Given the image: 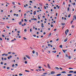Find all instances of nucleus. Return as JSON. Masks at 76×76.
I'll list each match as a JSON object with an SVG mask.
<instances>
[{
	"label": "nucleus",
	"mask_w": 76,
	"mask_h": 76,
	"mask_svg": "<svg viewBox=\"0 0 76 76\" xmlns=\"http://www.w3.org/2000/svg\"><path fill=\"white\" fill-rule=\"evenodd\" d=\"M69 30L68 29H67L66 31H65V34L66 35H67V33H68L69 32Z\"/></svg>",
	"instance_id": "nucleus-1"
},
{
	"label": "nucleus",
	"mask_w": 76,
	"mask_h": 76,
	"mask_svg": "<svg viewBox=\"0 0 76 76\" xmlns=\"http://www.w3.org/2000/svg\"><path fill=\"white\" fill-rule=\"evenodd\" d=\"M76 15H74L73 17V20H76Z\"/></svg>",
	"instance_id": "nucleus-2"
},
{
	"label": "nucleus",
	"mask_w": 76,
	"mask_h": 76,
	"mask_svg": "<svg viewBox=\"0 0 76 76\" xmlns=\"http://www.w3.org/2000/svg\"><path fill=\"white\" fill-rule=\"evenodd\" d=\"M26 56L27 57V58H28V59H30V58H31V57H29V56L28 55H26Z\"/></svg>",
	"instance_id": "nucleus-3"
},
{
	"label": "nucleus",
	"mask_w": 76,
	"mask_h": 76,
	"mask_svg": "<svg viewBox=\"0 0 76 76\" xmlns=\"http://www.w3.org/2000/svg\"><path fill=\"white\" fill-rule=\"evenodd\" d=\"M2 56H7L8 55L7 54H6V53H3L2 54Z\"/></svg>",
	"instance_id": "nucleus-4"
},
{
	"label": "nucleus",
	"mask_w": 76,
	"mask_h": 76,
	"mask_svg": "<svg viewBox=\"0 0 76 76\" xmlns=\"http://www.w3.org/2000/svg\"><path fill=\"white\" fill-rule=\"evenodd\" d=\"M12 57V56L11 55H10L9 57H7L8 59H10V58H11Z\"/></svg>",
	"instance_id": "nucleus-5"
},
{
	"label": "nucleus",
	"mask_w": 76,
	"mask_h": 76,
	"mask_svg": "<svg viewBox=\"0 0 76 76\" xmlns=\"http://www.w3.org/2000/svg\"><path fill=\"white\" fill-rule=\"evenodd\" d=\"M48 68H49V69H51V67H50V65L49 64H48Z\"/></svg>",
	"instance_id": "nucleus-6"
},
{
	"label": "nucleus",
	"mask_w": 76,
	"mask_h": 76,
	"mask_svg": "<svg viewBox=\"0 0 76 76\" xmlns=\"http://www.w3.org/2000/svg\"><path fill=\"white\" fill-rule=\"evenodd\" d=\"M55 73V72L54 71H52L51 72V74L52 75H53V74H54Z\"/></svg>",
	"instance_id": "nucleus-7"
},
{
	"label": "nucleus",
	"mask_w": 76,
	"mask_h": 76,
	"mask_svg": "<svg viewBox=\"0 0 76 76\" xmlns=\"http://www.w3.org/2000/svg\"><path fill=\"white\" fill-rule=\"evenodd\" d=\"M19 24L20 25H21V24H22V21L19 22H18Z\"/></svg>",
	"instance_id": "nucleus-8"
},
{
	"label": "nucleus",
	"mask_w": 76,
	"mask_h": 76,
	"mask_svg": "<svg viewBox=\"0 0 76 76\" xmlns=\"http://www.w3.org/2000/svg\"><path fill=\"white\" fill-rule=\"evenodd\" d=\"M64 52V53H65V52H66V51H67V50H62Z\"/></svg>",
	"instance_id": "nucleus-9"
},
{
	"label": "nucleus",
	"mask_w": 76,
	"mask_h": 76,
	"mask_svg": "<svg viewBox=\"0 0 76 76\" xmlns=\"http://www.w3.org/2000/svg\"><path fill=\"white\" fill-rule=\"evenodd\" d=\"M67 41V38H66V39L64 40V42H66Z\"/></svg>",
	"instance_id": "nucleus-10"
},
{
	"label": "nucleus",
	"mask_w": 76,
	"mask_h": 76,
	"mask_svg": "<svg viewBox=\"0 0 76 76\" xmlns=\"http://www.w3.org/2000/svg\"><path fill=\"white\" fill-rule=\"evenodd\" d=\"M4 23L3 22H0V24H4V23Z\"/></svg>",
	"instance_id": "nucleus-11"
},
{
	"label": "nucleus",
	"mask_w": 76,
	"mask_h": 76,
	"mask_svg": "<svg viewBox=\"0 0 76 76\" xmlns=\"http://www.w3.org/2000/svg\"><path fill=\"white\" fill-rule=\"evenodd\" d=\"M68 76H72V75L71 74H69L67 75Z\"/></svg>",
	"instance_id": "nucleus-12"
},
{
	"label": "nucleus",
	"mask_w": 76,
	"mask_h": 76,
	"mask_svg": "<svg viewBox=\"0 0 76 76\" xmlns=\"http://www.w3.org/2000/svg\"><path fill=\"white\" fill-rule=\"evenodd\" d=\"M55 68L56 70H59V68H58V67H55Z\"/></svg>",
	"instance_id": "nucleus-13"
},
{
	"label": "nucleus",
	"mask_w": 76,
	"mask_h": 76,
	"mask_svg": "<svg viewBox=\"0 0 76 76\" xmlns=\"http://www.w3.org/2000/svg\"><path fill=\"white\" fill-rule=\"evenodd\" d=\"M66 73V72L65 71H62L61 72L62 73Z\"/></svg>",
	"instance_id": "nucleus-14"
},
{
	"label": "nucleus",
	"mask_w": 76,
	"mask_h": 76,
	"mask_svg": "<svg viewBox=\"0 0 76 76\" xmlns=\"http://www.w3.org/2000/svg\"><path fill=\"white\" fill-rule=\"evenodd\" d=\"M28 6V4H26V5H24V7H26V6Z\"/></svg>",
	"instance_id": "nucleus-15"
},
{
	"label": "nucleus",
	"mask_w": 76,
	"mask_h": 76,
	"mask_svg": "<svg viewBox=\"0 0 76 76\" xmlns=\"http://www.w3.org/2000/svg\"><path fill=\"white\" fill-rule=\"evenodd\" d=\"M33 14L34 15H35L36 14V11H34V12L33 13Z\"/></svg>",
	"instance_id": "nucleus-16"
},
{
	"label": "nucleus",
	"mask_w": 76,
	"mask_h": 76,
	"mask_svg": "<svg viewBox=\"0 0 76 76\" xmlns=\"http://www.w3.org/2000/svg\"><path fill=\"white\" fill-rule=\"evenodd\" d=\"M61 74H58L56 75L57 76H61Z\"/></svg>",
	"instance_id": "nucleus-17"
},
{
	"label": "nucleus",
	"mask_w": 76,
	"mask_h": 76,
	"mask_svg": "<svg viewBox=\"0 0 76 76\" xmlns=\"http://www.w3.org/2000/svg\"><path fill=\"white\" fill-rule=\"evenodd\" d=\"M69 73H73V71H71L69 72Z\"/></svg>",
	"instance_id": "nucleus-18"
},
{
	"label": "nucleus",
	"mask_w": 76,
	"mask_h": 76,
	"mask_svg": "<svg viewBox=\"0 0 76 76\" xmlns=\"http://www.w3.org/2000/svg\"><path fill=\"white\" fill-rule=\"evenodd\" d=\"M59 47H60V48H62V47H63V45H60L59 46Z\"/></svg>",
	"instance_id": "nucleus-19"
},
{
	"label": "nucleus",
	"mask_w": 76,
	"mask_h": 76,
	"mask_svg": "<svg viewBox=\"0 0 76 76\" xmlns=\"http://www.w3.org/2000/svg\"><path fill=\"white\" fill-rule=\"evenodd\" d=\"M57 52V51H52L53 53H56Z\"/></svg>",
	"instance_id": "nucleus-20"
},
{
	"label": "nucleus",
	"mask_w": 76,
	"mask_h": 76,
	"mask_svg": "<svg viewBox=\"0 0 76 76\" xmlns=\"http://www.w3.org/2000/svg\"><path fill=\"white\" fill-rule=\"evenodd\" d=\"M61 24L62 25H63V26H64V25H65V23H61Z\"/></svg>",
	"instance_id": "nucleus-21"
},
{
	"label": "nucleus",
	"mask_w": 76,
	"mask_h": 76,
	"mask_svg": "<svg viewBox=\"0 0 76 76\" xmlns=\"http://www.w3.org/2000/svg\"><path fill=\"white\" fill-rule=\"evenodd\" d=\"M69 8H70L69 7H68L67 8V11L68 12H69Z\"/></svg>",
	"instance_id": "nucleus-22"
},
{
	"label": "nucleus",
	"mask_w": 76,
	"mask_h": 76,
	"mask_svg": "<svg viewBox=\"0 0 76 76\" xmlns=\"http://www.w3.org/2000/svg\"><path fill=\"white\" fill-rule=\"evenodd\" d=\"M36 55L37 56H38V53L37 52H36Z\"/></svg>",
	"instance_id": "nucleus-23"
},
{
	"label": "nucleus",
	"mask_w": 76,
	"mask_h": 76,
	"mask_svg": "<svg viewBox=\"0 0 76 76\" xmlns=\"http://www.w3.org/2000/svg\"><path fill=\"white\" fill-rule=\"evenodd\" d=\"M73 20H71L70 22L71 24H72V23H73Z\"/></svg>",
	"instance_id": "nucleus-24"
},
{
	"label": "nucleus",
	"mask_w": 76,
	"mask_h": 76,
	"mask_svg": "<svg viewBox=\"0 0 76 76\" xmlns=\"http://www.w3.org/2000/svg\"><path fill=\"white\" fill-rule=\"evenodd\" d=\"M19 75L20 76H22L23 75V74H22L20 73L19 74Z\"/></svg>",
	"instance_id": "nucleus-25"
},
{
	"label": "nucleus",
	"mask_w": 76,
	"mask_h": 76,
	"mask_svg": "<svg viewBox=\"0 0 76 76\" xmlns=\"http://www.w3.org/2000/svg\"><path fill=\"white\" fill-rule=\"evenodd\" d=\"M43 75H47V72H45V73H43Z\"/></svg>",
	"instance_id": "nucleus-26"
},
{
	"label": "nucleus",
	"mask_w": 76,
	"mask_h": 76,
	"mask_svg": "<svg viewBox=\"0 0 76 76\" xmlns=\"http://www.w3.org/2000/svg\"><path fill=\"white\" fill-rule=\"evenodd\" d=\"M51 35V33H50L48 35V37H50V36Z\"/></svg>",
	"instance_id": "nucleus-27"
},
{
	"label": "nucleus",
	"mask_w": 76,
	"mask_h": 76,
	"mask_svg": "<svg viewBox=\"0 0 76 76\" xmlns=\"http://www.w3.org/2000/svg\"><path fill=\"white\" fill-rule=\"evenodd\" d=\"M33 20H37V18H33Z\"/></svg>",
	"instance_id": "nucleus-28"
},
{
	"label": "nucleus",
	"mask_w": 76,
	"mask_h": 76,
	"mask_svg": "<svg viewBox=\"0 0 76 76\" xmlns=\"http://www.w3.org/2000/svg\"><path fill=\"white\" fill-rule=\"evenodd\" d=\"M25 64H27V63H28V62H27V61H26L25 62Z\"/></svg>",
	"instance_id": "nucleus-29"
},
{
	"label": "nucleus",
	"mask_w": 76,
	"mask_h": 76,
	"mask_svg": "<svg viewBox=\"0 0 76 76\" xmlns=\"http://www.w3.org/2000/svg\"><path fill=\"white\" fill-rule=\"evenodd\" d=\"M15 2H12V4H14V5H15Z\"/></svg>",
	"instance_id": "nucleus-30"
},
{
	"label": "nucleus",
	"mask_w": 76,
	"mask_h": 76,
	"mask_svg": "<svg viewBox=\"0 0 76 76\" xmlns=\"http://www.w3.org/2000/svg\"><path fill=\"white\" fill-rule=\"evenodd\" d=\"M32 53L33 54H35V50H33L32 51Z\"/></svg>",
	"instance_id": "nucleus-31"
},
{
	"label": "nucleus",
	"mask_w": 76,
	"mask_h": 76,
	"mask_svg": "<svg viewBox=\"0 0 76 76\" xmlns=\"http://www.w3.org/2000/svg\"><path fill=\"white\" fill-rule=\"evenodd\" d=\"M11 53H12V52H10L8 53V54H11Z\"/></svg>",
	"instance_id": "nucleus-32"
},
{
	"label": "nucleus",
	"mask_w": 76,
	"mask_h": 76,
	"mask_svg": "<svg viewBox=\"0 0 76 76\" xmlns=\"http://www.w3.org/2000/svg\"><path fill=\"white\" fill-rule=\"evenodd\" d=\"M15 66V64H12V67H14V66Z\"/></svg>",
	"instance_id": "nucleus-33"
},
{
	"label": "nucleus",
	"mask_w": 76,
	"mask_h": 76,
	"mask_svg": "<svg viewBox=\"0 0 76 76\" xmlns=\"http://www.w3.org/2000/svg\"><path fill=\"white\" fill-rule=\"evenodd\" d=\"M25 72H29V71L27 70H25Z\"/></svg>",
	"instance_id": "nucleus-34"
},
{
	"label": "nucleus",
	"mask_w": 76,
	"mask_h": 76,
	"mask_svg": "<svg viewBox=\"0 0 76 76\" xmlns=\"http://www.w3.org/2000/svg\"><path fill=\"white\" fill-rule=\"evenodd\" d=\"M10 69V67H7V69Z\"/></svg>",
	"instance_id": "nucleus-35"
},
{
	"label": "nucleus",
	"mask_w": 76,
	"mask_h": 76,
	"mask_svg": "<svg viewBox=\"0 0 76 76\" xmlns=\"http://www.w3.org/2000/svg\"><path fill=\"white\" fill-rule=\"evenodd\" d=\"M50 26L51 27V28H53V25H50Z\"/></svg>",
	"instance_id": "nucleus-36"
},
{
	"label": "nucleus",
	"mask_w": 76,
	"mask_h": 76,
	"mask_svg": "<svg viewBox=\"0 0 76 76\" xmlns=\"http://www.w3.org/2000/svg\"><path fill=\"white\" fill-rule=\"evenodd\" d=\"M23 39H24V40H26V38H25V37H23Z\"/></svg>",
	"instance_id": "nucleus-37"
},
{
	"label": "nucleus",
	"mask_w": 76,
	"mask_h": 76,
	"mask_svg": "<svg viewBox=\"0 0 76 76\" xmlns=\"http://www.w3.org/2000/svg\"><path fill=\"white\" fill-rule=\"evenodd\" d=\"M69 69H73V68H69Z\"/></svg>",
	"instance_id": "nucleus-38"
},
{
	"label": "nucleus",
	"mask_w": 76,
	"mask_h": 76,
	"mask_svg": "<svg viewBox=\"0 0 76 76\" xmlns=\"http://www.w3.org/2000/svg\"><path fill=\"white\" fill-rule=\"evenodd\" d=\"M26 31H27V30H26V29H25L24 30V32H26Z\"/></svg>",
	"instance_id": "nucleus-39"
},
{
	"label": "nucleus",
	"mask_w": 76,
	"mask_h": 76,
	"mask_svg": "<svg viewBox=\"0 0 76 76\" xmlns=\"http://www.w3.org/2000/svg\"><path fill=\"white\" fill-rule=\"evenodd\" d=\"M24 59L26 60V57H24Z\"/></svg>",
	"instance_id": "nucleus-40"
},
{
	"label": "nucleus",
	"mask_w": 76,
	"mask_h": 76,
	"mask_svg": "<svg viewBox=\"0 0 76 76\" xmlns=\"http://www.w3.org/2000/svg\"><path fill=\"white\" fill-rule=\"evenodd\" d=\"M68 58H69V59H70V58H71V56L68 57Z\"/></svg>",
	"instance_id": "nucleus-41"
},
{
	"label": "nucleus",
	"mask_w": 76,
	"mask_h": 76,
	"mask_svg": "<svg viewBox=\"0 0 76 76\" xmlns=\"http://www.w3.org/2000/svg\"><path fill=\"white\" fill-rule=\"evenodd\" d=\"M1 64H3V62H1Z\"/></svg>",
	"instance_id": "nucleus-42"
},
{
	"label": "nucleus",
	"mask_w": 76,
	"mask_h": 76,
	"mask_svg": "<svg viewBox=\"0 0 76 76\" xmlns=\"http://www.w3.org/2000/svg\"><path fill=\"white\" fill-rule=\"evenodd\" d=\"M30 32H32V28H31L30 29Z\"/></svg>",
	"instance_id": "nucleus-43"
},
{
	"label": "nucleus",
	"mask_w": 76,
	"mask_h": 76,
	"mask_svg": "<svg viewBox=\"0 0 76 76\" xmlns=\"http://www.w3.org/2000/svg\"><path fill=\"white\" fill-rule=\"evenodd\" d=\"M74 27H75V26H74L72 25V28H74Z\"/></svg>",
	"instance_id": "nucleus-44"
},
{
	"label": "nucleus",
	"mask_w": 76,
	"mask_h": 76,
	"mask_svg": "<svg viewBox=\"0 0 76 76\" xmlns=\"http://www.w3.org/2000/svg\"><path fill=\"white\" fill-rule=\"evenodd\" d=\"M24 21H25V22H27V20L26 19H24Z\"/></svg>",
	"instance_id": "nucleus-45"
},
{
	"label": "nucleus",
	"mask_w": 76,
	"mask_h": 76,
	"mask_svg": "<svg viewBox=\"0 0 76 76\" xmlns=\"http://www.w3.org/2000/svg\"><path fill=\"white\" fill-rule=\"evenodd\" d=\"M0 40H1V41H2L3 40V39H2L1 38V37H0Z\"/></svg>",
	"instance_id": "nucleus-46"
},
{
	"label": "nucleus",
	"mask_w": 76,
	"mask_h": 76,
	"mask_svg": "<svg viewBox=\"0 0 76 76\" xmlns=\"http://www.w3.org/2000/svg\"><path fill=\"white\" fill-rule=\"evenodd\" d=\"M6 27L7 28H8V29H9V28H10L8 26H7Z\"/></svg>",
	"instance_id": "nucleus-47"
},
{
	"label": "nucleus",
	"mask_w": 76,
	"mask_h": 76,
	"mask_svg": "<svg viewBox=\"0 0 76 76\" xmlns=\"http://www.w3.org/2000/svg\"><path fill=\"white\" fill-rule=\"evenodd\" d=\"M58 40H59V39L58 38L56 40V41H58Z\"/></svg>",
	"instance_id": "nucleus-48"
},
{
	"label": "nucleus",
	"mask_w": 76,
	"mask_h": 76,
	"mask_svg": "<svg viewBox=\"0 0 76 76\" xmlns=\"http://www.w3.org/2000/svg\"><path fill=\"white\" fill-rule=\"evenodd\" d=\"M16 16L17 17H18V16H19V14H17L16 15Z\"/></svg>",
	"instance_id": "nucleus-49"
},
{
	"label": "nucleus",
	"mask_w": 76,
	"mask_h": 76,
	"mask_svg": "<svg viewBox=\"0 0 76 76\" xmlns=\"http://www.w3.org/2000/svg\"><path fill=\"white\" fill-rule=\"evenodd\" d=\"M33 37H36V35H33Z\"/></svg>",
	"instance_id": "nucleus-50"
},
{
	"label": "nucleus",
	"mask_w": 76,
	"mask_h": 76,
	"mask_svg": "<svg viewBox=\"0 0 76 76\" xmlns=\"http://www.w3.org/2000/svg\"><path fill=\"white\" fill-rule=\"evenodd\" d=\"M68 16V18H70V15H69Z\"/></svg>",
	"instance_id": "nucleus-51"
},
{
	"label": "nucleus",
	"mask_w": 76,
	"mask_h": 76,
	"mask_svg": "<svg viewBox=\"0 0 76 76\" xmlns=\"http://www.w3.org/2000/svg\"><path fill=\"white\" fill-rule=\"evenodd\" d=\"M29 1L30 3H31L33 2L31 1Z\"/></svg>",
	"instance_id": "nucleus-52"
},
{
	"label": "nucleus",
	"mask_w": 76,
	"mask_h": 76,
	"mask_svg": "<svg viewBox=\"0 0 76 76\" xmlns=\"http://www.w3.org/2000/svg\"><path fill=\"white\" fill-rule=\"evenodd\" d=\"M18 37H19V38H21V36H19Z\"/></svg>",
	"instance_id": "nucleus-53"
},
{
	"label": "nucleus",
	"mask_w": 76,
	"mask_h": 76,
	"mask_svg": "<svg viewBox=\"0 0 76 76\" xmlns=\"http://www.w3.org/2000/svg\"><path fill=\"white\" fill-rule=\"evenodd\" d=\"M2 37H5L4 35L2 34Z\"/></svg>",
	"instance_id": "nucleus-54"
},
{
	"label": "nucleus",
	"mask_w": 76,
	"mask_h": 76,
	"mask_svg": "<svg viewBox=\"0 0 76 76\" xmlns=\"http://www.w3.org/2000/svg\"><path fill=\"white\" fill-rule=\"evenodd\" d=\"M14 41H15V40H11V42H13Z\"/></svg>",
	"instance_id": "nucleus-55"
},
{
	"label": "nucleus",
	"mask_w": 76,
	"mask_h": 76,
	"mask_svg": "<svg viewBox=\"0 0 76 76\" xmlns=\"http://www.w3.org/2000/svg\"><path fill=\"white\" fill-rule=\"evenodd\" d=\"M66 56L67 57H68V55L67 54H66Z\"/></svg>",
	"instance_id": "nucleus-56"
},
{
	"label": "nucleus",
	"mask_w": 76,
	"mask_h": 76,
	"mask_svg": "<svg viewBox=\"0 0 76 76\" xmlns=\"http://www.w3.org/2000/svg\"><path fill=\"white\" fill-rule=\"evenodd\" d=\"M60 70H62L63 69H62V68L60 67Z\"/></svg>",
	"instance_id": "nucleus-57"
},
{
	"label": "nucleus",
	"mask_w": 76,
	"mask_h": 76,
	"mask_svg": "<svg viewBox=\"0 0 76 76\" xmlns=\"http://www.w3.org/2000/svg\"><path fill=\"white\" fill-rule=\"evenodd\" d=\"M58 14V13H56V16H57Z\"/></svg>",
	"instance_id": "nucleus-58"
},
{
	"label": "nucleus",
	"mask_w": 76,
	"mask_h": 76,
	"mask_svg": "<svg viewBox=\"0 0 76 76\" xmlns=\"http://www.w3.org/2000/svg\"><path fill=\"white\" fill-rule=\"evenodd\" d=\"M74 73H75V74H76V71H75L74 72Z\"/></svg>",
	"instance_id": "nucleus-59"
},
{
	"label": "nucleus",
	"mask_w": 76,
	"mask_h": 76,
	"mask_svg": "<svg viewBox=\"0 0 76 76\" xmlns=\"http://www.w3.org/2000/svg\"><path fill=\"white\" fill-rule=\"evenodd\" d=\"M1 59L2 60H4V58H2Z\"/></svg>",
	"instance_id": "nucleus-60"
},
{
	"label": "nucleus",
	"mask_w": 76,
	"mask_h": 76,
	"mask_svg": "<svg viewBox=\"0 0 76 76\" xmlns=\"http://www.w3.org/2000/svg\"><path fill=\"white\" fill-rule=\"evenodd\" d=\"M12 54H15V53L13 52V53H12Z\"/></svg>",
	"instance_id": "nucleus-61"
},
{
	"label": "nucleus",
	"mask_w": 76,
	"mask_h": 76,
	"mask_svg": "<svg viewBox=\"0 0 76 76\" xmlns=\"http://www.w3.org/2000/svg\"><path fill=\"white\" fill-rule=\"evenodd\" d=\"M73 5L74 6H75V2H74L73 3Z\"/></svg>",
	"instance_id": "nucleus-62"
},
{
	"label": "nucleus",
	"mask_w": 76,
	"mask_h": 76,
	"mask_svg": "<svg viewBox=\"0 0 76 76\" xmlns=\"http://www.w3.org/2000/svg\"><path fill=\"white\" fill-rule=\"evenodd\" d=\"M48 46L49 47H50V44H48Z\"/></svg>",
	"instance_id": "nucleus-63"
},
{
	"label": "nucleus",
	"mask_w": 76,
	"mask_h": 76,
	"mask_svg": "<svg viewBox=\"0 0 76 76\" xmlns=\"http://www.w3.org/2000/svg\"><path fill=\"white\" fill-rule=\"evenodd\" d=\"M42 76H45V75H41Z\"/></svg>",
	"instance_id": "nucleus-64"
}]
</instances>
